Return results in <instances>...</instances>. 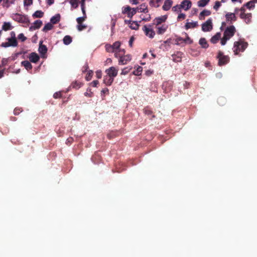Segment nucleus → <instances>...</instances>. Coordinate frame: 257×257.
<instances>
[{"label": "nucleus", "mask_w": 257, "mask_h": 257, "mask_svg": "<svg viewBox=\"0 0 257 257\" xmlns=\"http://www.w3.org/2000/svg\"><path fill=\"white\" fill-rule=\"evenodd\" d=\"M114 78L110 77L108 75H106L104 77L103 82L107 86H110L111 85L112 82H113Z\"/></svg>", "instance_id": "obj_19"}, {"label": "nucleus", "mask_w": 257, "mask_h": 257, "mask_svg": "<svg viewBox=\"0 0 257 257\" xmlns=\"http://www.w3.org/2000/svg\"><path fill=\"white\" fill-rule=\"evenodd\" d=\"M213 28L212 20L209 19L205 23L202 24V30L204 32H208L211 31Z\"/></svg>", "instance_id": "obj_7"}, {"label": "nucleus", "mask_w": 257, "mask_h": 257, "mask_svg": "<svg viewBox=\"0 0 257 257\" xmlns=\"http://www.w3.org/2000/svg\"><path fill=\"white\" fill-rule=\"evenodd\" d=\"M105 48L106 52L109 53H114L115 54V51L113 49L111 45L106 44L105 46Z\"/></svg>", "instance_id": "obj_35"}, {"label": "nucleus", "mask_w": 257, "mask_h": 257, "mask_svg": "<svg viewBox=\"0 0 257 257\" xmlns=\"http://www.w3.org/2000/svg\"><path fill=\"white\" fill-rule=\"evenodd\" d=\"M2 3V6L4 8H8L11 5L13 4L14 3V1H10V0H0V4Z\"/></svg>", "instance_id": "obj_20"}, {"label": "nucleus", "mask_w": 257, "mask_h": 257, "mask_svg": "<svg viewBox=\"0 0 257 257\" xmlns=\"http://www.w3.org/2000/svg\"><path fill=\"white\" fill-rule=\"evenodd\" d=\"M60 20V15L59 14H56L54 16L52 17L50 21L52 24H56L58 23Z\"/></svg>", "instance_id": "obj_24"}, {"label": "nucleus", "mask_w": 257, "mask_h": 257, "mask_svg": "<svg viewBox=\"0 0 257 257\" xmlns=\"http://www.w3.org/2000/svg\"><path fill=\"white\" fill-rule=\"evenodd\" d=\"M13 19L19 23L27 24L29 22L28 18L24 15L19 14H15L13 16Z\"/></svg>", "instance_id": "obj_5"}, {"label": "nucleus", "mask_w": 257, "mask_h": 257, "mask_svg": "<svg viewBox=\"0 0 257 257\" xmlns=\"http://www.w3.org/2000/svg\"><path fill=\"white\" fill-rule=\"evenodd\" d=\"M93 71L92 70H89L87 73L86 74L85 79L87 81H89L92 78V75H93Z\"/></svg>", "instance_id": "obj_43"}, {"label": "nucleus", "mask_w": 257, "mask_h": 257, "mask_svg": "<svg viewBox=\"0 0 257 257\" xmlns=\"http://www.w3.org/2000/svg\"><path fill=\"white\" fill-rule=\"evenodd\" d=\"M173 57V61L175 62H181V58L180 57H177L176 58H175L174 56H172Z\"/></svg>", "instance_id": "obj_63"}, {"label": "nucleus", "mask_w": 257, "mask_h": 257, "mask_svg": "<svg viewBox=\"0 0 257 257\" xmlns=\"http://www.w3.org/2000/svg\"><path fill=\"white\" fill-rule=\"evenodd\" d=\"M21 64L27 70H30L32 69V65L31 63L28 61H23L21 62Z\"/></svg>", "instance_id": "obj_26"}, {"label": "nucleus", "mask_w": 257, "mask_h": 257, "mask_svg": "<svg viewBox=\"0 0 257 257\" xmlns=\"http://www.w3.org/2000/svg\"><path fill=\"white\" fill-rule=\"evenodd\" d=\"M216 58L218 60V65L220 66L227 64L230 60L228 56L224 55L220 51L218 52Z\"/></svg>", "instance_id": "obj_3"}, {"label": "nucleus", "mask_w": 257, "mask_h": 257, "mask_svg": "<svg viewBox=\"0 0 257 257\" xmlns=\"http://www.w3.org/2000/svg\"><path fill=\"white\" fill-rule=\"evenodd\" d=\"M87 26L85 25H83L82 23L81 24H78L77 28L79 31H81L86 28Z\"/></svg>", "instance_id": "obj_46"}, {"label": "nucleus", "mask_w": 257, "mask_h": 257, "mask_svg": "<svg viewBox=\"0 0 257 257\" xmlns=\"http://www.w3.org/2000/svg\"><path fill=\"white\" fill-rule=\"evenodd\" d=\"M185 18H186V15H185V14H183V13H181V14H180L178 15V17H177V20H178V21H180V20H184V19H185Z\"/></svg>", "instance_id": "obj_48"}, {"label": "nucleus", "mask_w": 257, "mask_h": 257, "mask_svg": "<svg viewBox=\"0 0 257 257\" xmlns=\"http://www.w3.org/2000/svg\"><path fill=\"white\" fill-rule=\"evenodd\" d=\"M248 43L242 40L235 42L233 46V52L235 55H237L240 52H243L247 48Z\"/></svg>", "instance_id": "obj_1"}, {"label": "nucleus", "mask_w": 257, "mask_h": 257, "mask_svg": "<svg viewBox=\"0 0 257 257\" xmlns=\"http://www.w3.org/2000/svg\"><path fill=\"white\" fill-rule=\"evenodd\" d=\"M33 4L32 0H26L25 1V5L27 6H30Z\"/></svg>", "instance_id": "obj_59"}, {"label": "nucleus", "mask_w": 257, "mask_h": 257, "mask_svg": "<svg viewBox=\"0 0 257 257\" xmlns=\"http://www.w3.org/2000/svg\"><path fill=\"white\" fill-rule=\"evenodd\" d=\"M105 72L107 75L110 76L111 78H114L118 73V69L114 67H110L108 69L105 70Z\"/></svg>", "instance_id": "obj_6"}, {"label": "nucleus", "mask_w": 257, "mask_h": 257, "mask_svg": "<svg viewBox=\"0 0 257 257\" xmlns=\"http://www.w3.org/2000/svg\"><path fill=\"white\" fill-rule=\"evenodd\" d=\"M108 92H109V90L107 88H105L104 89H103L101 91V94H108Z\"/></svg>", "instance_id": "obj_60"}, {"label": "nucleus", "mask_w": 257, "mask_h": 257, "mask_svg": "<svg viewBox=\"0 0 257 257\" xmlns=\"http://www.w3.org/2000/svg\"><path fill=\"white\" fill-rule=\"evenodd\" d=\"M221 33L220 32L217 33L213 36L210 39V42L213 44H216L221 39Z\"/></svg>", "instance_id": "obj_18"}, {"label": "nucleus", "mask_w": 257, "mask_h": 257, "mask_svg": "<svg viewBox=\"0 0 257 257\" xmlns=\"http://www.w3.org/2000/svg\"><path fill=\"white\" fill-rule=\"evenodd\" d=\"M180 9H182L180 5H176L172 8V11L174 12H178Z\"/></svg>", "instance_id": "obj_51"}, {"label": "nucleus", "mask_w": 257, "mask_h": 257, "mask_svg": "<svg viewBox=\"0 0 257 257\" xmlns=\"http://www.w3.org/2000/svg\"><path fill=\"white\" fill-rule=\"evenodd\" d=\"M167 17V15H164L161 17L156 18L153 20V24L156 26L162 25V24L166 21Z\"/></svg>", "instance_id": "obj_8"}, {"label": "nucleus", "mask_w": 257, "mask_h": 257, "mask_svg": "<svg viewBox=\"0 0 257 257\" xmlns=\"http://www.w3.org/2000/svg\"><path fill=\"white\" fill-rule=\"evenodd\" d=\"M61 96H62V95H61V92H56L53 95V97L55 98H61Z\"/></svg>", "instance_id": "obj_52"}, {"label": "nucleus", "mask_w": 257, "mask_h": 257, "mask_svg": "<svg viewBox=\"0 0 257 257\" xmlns=\"http://www.w3.org/2000/svg\"><path fill=\"white\" fill-rule=\"evenodd\" d=\"M63 43L65 45H69L72 42V38L68 35L65 36L63 38Z\"/></svg>", "instance_id": "obj_31"}, {"label": "nucleus", "mask_w": 257, "mask_h": 257, "mask_svg": "<svg viewBox=\"0 0 257 257\" xmlns=\"http://www.w3.org/2000/svg\"><path fill=\"white\" fill-rule=\"evenodd\" d=\"M86 19V16H83V17H79L77 18L76 21L78 23V24H81L83 23V21H84Z\"/></svg>", "instance_id": "obj_44"}, {"label": "nucleus", "mask_w": 257, "mask_h": 257, "mask_svg": "<svg viewBox=\"0 0 257 257\" xmlns=\"http://www.w3.org/2000/svg\"><path fill=\"white\" fill-rule=\"evenodd\" d=\"M244 7L245 6H243L240 9H235V13H237L238 11H240L241 13H242V12H244L245 13V9L244 8Z\"/></svg>", "instance_id": "obj_57"}, {"label": "nucleus", "mask_w": 257, "mask_h": 257, "mask_svg": "<svg viewBox=\"0 0 257 257\" xmlns=\"http://www.w3.org/2000/svg\"><path fill=\"white\" fill-rule=\"evenodd\" d=\"M71 4V7L74 9H76L78 7L79 0H66Z\"/></svg>", "instance_id": "obj_30"}, {"label": "nucleus", "mask_w": 257, "mask_h": 257, "mask_svg": "<svg viewBox=\"0 0 257 257\" xmlns=\"http://www.w3.org/2000/svg\"><path fill=\"white\" fill-rule=\"evenodd\" d=\"M43 16L44 13L42 11H37L33 14V17L35 18H41Z\"/></svg>", "instance_id": "obj_32"}, {"label": "nucleus", "mask_w": 257, "mask_h": 257, "mask_svg": "<svg viewBox=\"0 0 257 257\" xmlns=\"http://www.w3.org/2000/svg\"><path fill=\"white\" fill-rule=\"evenodd\" d=\"M211 15V12L207 10H204L200 13L199 18L200 20H204L205 16Z\"/></svg>", "instance_id": "obj_22"}, {"label": "nucleus", "mask_w": 257, "mask_h": 257, "mask_svg": "<svg viewBox=\"0 0 257 257\" xmlns=\"http://www.w3.org/2000/svg\"><path fill=\"white\" fill-rule=\"evenodd\" d=\"M162 0H151L150 2V5L154 7H159V3Z\"/></svg>", "instance_id": "obj_38"}, {"label": "nucleus", "mask_w": 257, "mask_h": 257, "mask_svg": "<svg viewBox=\"0 0 257 257\" xmlns=\"http://www.w3.org/2000/svg\"><path fill=\"white\" fill-rule=\"evenodd\" d=\"M22 111L21 108H16L14 110V113L15 115H18Z\"/></svg>", "instance_id": "obj_55"}, {"label": "nucleus", "mask_w": 257, "mask_h": 257, "mask_svg": "<svg viewBox=\"0 0 257 257\" xmlns=\"http://www.w3.org/2000/svg\"><path fill=\"white\" fill-rule=\"evenodd\" d=\"M198 26L197 22H187L185 25V28L186 30L190 28H194Z\"/></svg>", "instance_id": "obj_21"}, {"label": "nucleus", "mask_w": 257, "mask_h": 257, "mask_svg": "<svg viewBox=\"0 0 257 257\" xmlns=\"http://www.w3.org/2000/svg\"><path fill=\"white\" fill-rule=\"evenodd\" d=\"M101 76H102V73H101V71L100 70H97L96 71V77L98 78V79H100L101 78Z\"/></svg>", "instance_id": "obj_54"}, {"label": "nucleus", "mask_w": 257, "mask_h": 257, "mask_svg": "<svg viewBox=\"0 0 257 257\" xmlns=\"http://www.w3.org/2000/svg\"><path fill=\"white\" fill-rule=\"evenodd\" d=\"M99 81L98 80H94L91 82V85L93 87H96Z\"/></svg>", "instance_id": "obj_61"}, {"label": "nucleus", "mask_w": 257, "mask_h": 257, "mask_svg": "<svg viewBox=\"0 0 257 257\" xmlns=\"http://www.w3.org/2000/svg\"><path fill=\"white\" fill-rule=\"evenodd\" d=\"M143 110L145 114L148 116L152 115L153 114V111L148 107H145Z\"/></svg>", "instance_id": "obj_42"}, {"label": "nucleus", "mask_w": 257, "mask_h": 257, "mask_svg": "<svg viewBox=\"0 0 257 257\" xmlns=\"http://www.w3.org/2000/svg\"><path fill=\"white\" fill-rule=\"evenodd\" d=\"M18 38L22 42H24L27 39V38L24 36V35L23 33L20 34L18 36Z\"/></svg>", "instance_id": "obj_47"}, {"label": "nucleus", "mask_w": 257, "mask_h": 257, "mask_svg": "<svg viewBox=\"0 0 257 257\" xmlns=\"http://www.w3.org/2000/svg\"><path fill=\"white\" fill-rule=\"evenodd\" d=\"M13 27L9 22H4L2 26V30L5 31L10 30L13 29Z\"/></svg>", "instance_id": "obj_28"}, {"label": "nucleus", "mask_w": 257, "mask_h": 257, "mask_svg": "<svg viewBox=\"0 0 257 257\" xmlns=\"http://www.w3.org/2000/svg\"><path fill=\"white\" fill-rule=\"evenodd\" d=\"M111 46L115 51V53L119 52V50H120L119 47L120 46V43L119 41L115 42Z\"/></svg>", "instance_id": "obj_33"}, {"label": "nucleus", "mask_w": 257, "mask_h": 257, "mask_svg": "<svg viewBox=\"0 0 257 257\" xmlns=\"http://www.w3.org/2000/svg\"><path fill=\"white\" fill-rule=\"evenodd\" d=\"M143 29L146 36L150 38H154L155 33L152 29L148 27L147 26H144Z\"/></svg>", "instance_id": "obj_9"}, {"label": "nucleus", "mask_w": 257, "mask_h": 257, "mask_svg": "<svg viewBox=\"0 0 257 257\" xmlns=\"http://www.w3.org/2000/svg\"><path fill=\"white\" fill-rule=\"evenodd\" d=\"M29 59L31 62L37 63L39 60L40 57L37 53L33 52L30 54Z\"/></svg>", "instance_id": "obj_16"}, {"label": "nucleus", "mask_w": 257, "mask_h": 257, "mask_svg": "<svg viewBox=\"0 0 257 257\" xmlns=\"http://www.w3.org/2000/svg\"><path fill=\"white\" fill-rule=\"evenodd\" d=\"M254 3H255L253 2V1L251 0V1L246 3L244 5V6H245L246 7H247V8H248L249 9H251L254 8L255 7Z\"/></svg>", "instance_id": "obj_37"}, {"label": "nucleus", "mask_w": 257, "mask_h": 257, "mask_svg": "<svg viewBox=\"0 0 257 257\" xmlns=\"http://www.w3.org/2000/svg\"><path fill=\"white\" fill-rule=\"evenodd\" d=\"M1 46L2 47L6 48V47H10L11 45H10L9 43H8V42H7L2 43L1 45Z\"/></svg>", "instance_id": "obj_56"}, {"label": "nucleus", "mask_w": 257, "mask_h": 257, "mask_svg": "<svg viewBox=\"0 0 257 257\" xmlns=\"http://www.w3.org/2000/svg\"><path fill=\"white\" fill-rule=\"evenodd\" d=\"M225 18L226 20L228 22H230V23H231L232 21L234 22L237 20V18L235 16V14L232 13H227L225 15Z\"/></svg>", "instance_id": "obj_13"}, {"label": "nucleus", "mask_w": 257, "mask_h": 257, "mask_svg": "<svg viewBox=\"0 0 257 257\" xmlns=\"http://www.w3.org/2000/svg\"><path fill=\"white\" fill-rule=\"evenodd\" d=\"M8 63V59L7 58H3L2 60V65L3 66H6Z\"/></svg>", "instance_id": "obj_53"}, {"label": "nucleus", "mask_w": 257, "mask_h": 257, "mask_svg": "<svg viewBox=\"0 0 257 257\" xmlns=\"http://www.w3.org/2000/svg\"><path fill=\"white\" fill-rule=\"evenodd\" d=\"M128 72V70H127V69L124 68L122 70L121 74V75H126V74H127Z\"/></svg>", "instance_id": "obj_64"}, {"label": "nucleus", "mask_w": 257, "mask_h": 257, "mask_svg": "<svg viewBox=\"0 0 257 257\" xmlns=\"http://www.w3.org/2000/svg\"><path fill=\"white\" fill-rule=\"evenodd\" d=\"M173 5V1L172 0H165L162 9L164 11H168L170 9Z\"/></svg>", "instance_id": "obj_17"}, {"label": "nucleus", "mask_w": 257, "mask_h": 257, "mask_svg": "<svg viewBox=\"0 0 257 257\" xmlns=\"http://www.w3.org/2000/svg\"><path fill=\"white\" fill-rule=\"evenodd\" d=\"M139 12L147 13L148 12V6L146 4H142L139 7Z\"/></svg>", "instance_id": "obj_25"}, {"label": "nucleus", "mask_w": 257, "mask_h": 257, "mask_svg": "<svg viewBox=\"0 0 257 257\" xmlns=\"http://www.w3.org/2000/svg\"><path fill=\"white\" fill-rule=\"evenodd\" d=\"M130 27L133 30H138L139 27V25L138 24L137 22L136 21H132L130 24Z\"/></svg>", "instance_id": "obj_36"}, {"label": "nucleus", "mask_w": 257, "mask_h": 257, "mask_svg": "<svg viewBox=\"0 0 257 257\" xmlns=\"http://www.w3.org/2000/svg\"><path fill=\"white\" fill-rule=\"evenodd\" d=\"M124 50H119L118 52H116L114 54L115 57L119 58V64L124 65L131 60V56L129 55H124Z\"/></svg>", "instance_id": "obj_2"}, {"label": "nucleus", "mask_w": 257, "mask_h": 257, "mask_svg": "<svg viewBox=\"0 0 257 257\" xmlns=\"http://www.w3.org/2000/svg\"><path fill=\"white\" fill-rule=\"evenodd\" d=\"M221 6L220 3L219 1H216L215 3L213 8L217 11L219 8Z\"/></svg>", "instance_id": "obj_49"}, {"label": "nucleus", "mask_w": 257, "mask_h": 257, "mask_svg": "<svg viewBox=\"0 0 257 257\" xmlns=\"http://www.w3.org/2000/svg\"><path fill=\"white\" fill-rule=\"evenodd\" d=\"M53 26L52 23H48L46 24L42 29L43 32H47L48 31L51 30L53 28Z\"/></svg>", "instance_id": "obj_34"}, {"label": "nucleus", "mask_w": 257, "mask_h": 257, "mask_svg": "<svg viewBox=\"0 0 257 257\" xmlns=\"http://www.w3.org/2000/svg\"><path fill=\"white\" fill-rule=\"evenodd\" d=\"M43 23L41 20H38L35 21L33 25L31 26L30 28V30H36L39 29L42 25Z\"/></svg>", "instance_id": "obj_15"}, {"label": "nucleus", "mask_w": 257, "mask_h": 257, "mask_svg": "<svg viewBox=\"0 0 257 257\" xmlns=\"http://www.w3.org/2000/svg\"><path fill=\"white\" fill-rule=\"evenodd\" d=\"M199 44L201 45L203 48H207L209 45L205 38H201L200 39Z\"/></svg>", "instance_id": "obj_23"}, {"label": "nucleus", "mask_w": 257, "mask_h": 257, "mask_svg": "<svg viewBox=\"0 0 257 257\" xmlns=\"http://www.w3.org/2000/svg\"><path fill=\"white\" fill-rule=\"evenodd\" d=\"M252 15L251 13L246 14V17L243 19L246 24H249L251 22Z\"/></svg>", "instance_id": "obj_41"}, {"label": "nucleus", "mask_w": 257, "mask_h": 257, "mask_svg": "<svg viewBox=\"0 0 257 257\" xmlns=\"http://www.w3.org/2000/svg\"><path fill=\"white\" fill-rule=\"evenodd\" d=\"M140 17H141V18L142 19V20L143 21H146V22L150 21L151 19V16L149 14L147 15L146 17L143 16V15H141L140 16Z\"/></svg>", "instance_id": "obj_45"}, {"label": "nucleus", "mask_w": 257, "mask_h": 257, "mask_svg": "<svg viewBox=\"0 0 257 257\" xmlns=\"http://www.w3.org/2000/svg\"><path fill=\"white\" fill-rule=\"evenodd\" d=\"M229 39L227 38H226L224 36H223V38L222 39H221V41H220L221 44L222 45H225V44L226 43L227 41Z\"/></svg>", "instance_id": "obj_50"}, {"label": "nucleus", "mask_w": 257, "mask_h": 257, "mask_svg": "<svg viewBox=\"0 0 257 257\" xmlns=\"http://www.w3.org/2000/svg\"><path fill=\"white\" fill-rule=\"evenodd\" d=\"M131 10L132 8L129 6H127L123 8L122 13L124 14H126L128 18H132L134 16V14L132 12Z\"/></svg>", "instance_id": "obj_14"}, {"label": "nucleus", "mask_w": 257, "mask_h": 257, "mask_svg": "<svg viewBox=\"0 0 257 257\" xmlns=\"http://www.w3.org/2000/svg\"><path fill=\"white\" fill-rule=\"evenodd\" d=\"M210 0H200L198 2V6L200 7H205Z\"/></svg>", "instance_id": "obj_39"}, {"label": "nucleus", "mask_w": 257, "mask_h": 257, "mask_svg": "<svg viewBox=\"0 0 257 257\" xmlns=\"http://www.w3.org/2000/svg\"><path fill=\"white\" fill-rule=\"evenodd\" d=\"M82 84H83L82 83H81L80 82L75 81L71 83L70 87H72V88L75 89H78L79 88H80L81 87Z\"/></svg>", "instance_id": "obj_27"}, {"label": "nucleus", "mask_w": 257, "mask_h": 257, "mask_svg": "<svg viewBox=\"0 0 257 257\" xmlns=\"http://www.w3.org/2000/svg\"><path fill=\"white\" fill-rule=\"evenodd\" d=\"M191 2L188 0L183 1L180 5L182 9H184L185 11L188 10L191 7Z\"/></svg>", "instance_id": "obj_12"}, {"label": "nucleus", "mask_w": 257, "mask_h": 257, "mask_svg": "<svg viewBox=\"0 0 257 257\" xmlns=\"http://www.w3.org/2000/svg\"><path fill=\"white\" fill-rule=\"evenodd\" d=\"M157 29V33L159 35L163 34L167 30L168 28V25L163 24L161 25L156 26Z\"/></svg>", "instance_id": "obj_11"}, {"label": "nucleus", "mask_w": 257, "mask_h": 257, "mask_svg": "<svg viewBox=\"0 0 257 257\" xmlns=\"http://www.w3.org/2000/svg\"><path fill=\"white\" fill-rule=\"evenodd\" d=\"M143 71V68L141 66H139L137 69L134 71L133 74L135 75L139 76L141 74Z\"/></svg>", "instance_id": "obj_40"}, {"label": "nucleus", "mask_w": 257, "mask_h": 257, "mask_svg": "<svg viewBox=\"0 0 257 257\" xmlns=\"http://www.w3.org/2000/svg\"><path fill=\"white\" fill-rule=\"evenodd\" d=\"M135 40V38L134 36H132L129 40V45L131 46V47H132L133 46V43L134 42Z\"/></svg>", "instance_id": "obj_58"}, {"label": "nucleus", "mask_w": 257, "mask_h": 257, "mask_svg": "<svg viewBox=\"0 0 257 257\" xmlns=\"http://www.w3.org/2000/svg\"><path fill=\"white\" fill-rule=\"evenodd\" d=\"M8 43L12 47H16L18 46V42L16 39L9 38L7 39Z\"/></svg>", "instance_id": "obj_29"}, {"label": "nucleus", "mask_w": 257, "mask_h": 257, "mask_svg": "<svg viewBox=\"0 0 257 257\" xmlns=\"http://www.w3.org/2000/svg\"><path fill=\"white\" fill-rule=\"evenodd\" d=\"M132 12L134 14V15L137 13V12H139V7H137L136 8H132Z\"/></svg>", "instance_id": "obj_62"}, {"label": "nucleus", "mask_w": 257, "mask_h": 257, "mask_svg": "<svg viewBox=\"0 0 257 257\" xmlns=\"http://www.w3.org/2000/svg\"><path fill=\"white\" fill-rule=\"evenodd\" d=\"M235 32L236 30L234 26L231 25L226 28L223 33V36L230 39L234 35Z\"/></svg>", "instance_id": "obj_4"}, {"label": "nucleus", "mask_w": 257, "mask_h": 257, "mask_svg": "<svg viewBox=\"0 0 257 257\" xmlns=\"http://www.w3.org/2000/svg\"><path fill=\"white\" fill-rule=\"evenodd\" d=\"M43 42L40 41L39 44V47L38 49L39 52L43 58H45L46 54L47 52L48 49L46 45L42 44Z\"/></svg>", "instance_id": "obj_10"}]
</instances>
